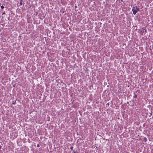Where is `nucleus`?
<instances>
[{"label": "nucleus", "instance_id": "39448f33", "mask_svg": "<svg viewBox=\"0 0 153 153\" xmlns=\"http://www.w3.org/2000/svg\"><path fill=\"white\" fill-rule=\"evenodd\" d=\"M16 102V101L15 100V101H13L12 102V104H13L15 103V102Z\"/></svg>", "mask_w": 153, "mask_h": 153}, {"label": "nucleus", "instance_id": "f257e3e1", "mask_svg": "<svg viewBox=\"0 0 153 153\" xmlns=\"http://www.w3.org/2000/svg\"><path fill=\"white\" fill-rule=\"evenodd\" d=\"M139 10V9L137 8L136 6L134 5L132 9V11L133 12V14L134 15L136 14L137 12Z\"/></svg>", "mask_w": 153, "mask_h": 153}, {"label": "nucleus", "instance_id": "9d476101", "mask_svg": "<svg viewBox=\"0 0 153 153\" xmlns=\"http://www.w3.org/2000/svg\"><path fill=\"white\" fill-rule=\"evenodd\" d=\"M39 144H38V145H37V146H38V147H39Z\"/></svg>", "mask_w": 153, "mask_h": 153}, {"label": "nucleus", "instance_id": "1a4fd4ad", "mask_svg": "<svg viewBox=\"0 0 153 153\" xmlns=\"http://www.w3.org/2000/svg\"><path fill=\"white\" fill-rule=\"evenodd\" d=\"M1 146L0 145V149H1Z\"/></svg>", "mask_w": 153, "mask_h": 153}, {"label": "nucleus", "instance_id": "6e6552de", "mask_svg": "<svg viewBox=\"0 0 153 153\" xmlns=\"http://www.w3.org/2000/svg\"><path fill=\"white\" fill-rule=\"evenodd\" d=\"M71 149H72H72H73V147H71Z\"/></svg>", "mask_w": 153, "mask_h": 153}, {"label": "nucleus", "instance_id": "20e7f679", "mask_svg": "<svg viewBox=\"0 0 153 153\" xmlns=\"http://www.w3.org/2000/svg\"><path fill=\"white\" fill-rule=\"evenodd\" d=\"M137 97V95L136 94L134 95V96H133V98H136Z\"/></svg>", "mask_w": 153, "mask_h": 153}, {"label": "nucleus", "instance_id": "7ed1b4c3", "mask_svg": "<svg viewBox=\"0 0 153 153\" xmlns=\"http://www.w3.org/2000/svg\"><path fill=\"white\" fill-rule=\"evenodd\" d=\"M143 140L145 142H146L147 141V139L146 137H145L144 138Z\"/></svg>", "mask_w": 153, "mask_h": 153}, {"label": "nucleus", "instance_id": "f03ea898", "mask_svg": "<svg viewBox=\"0 0 153 153\" xmlns=\"http://www.w3.org/2000/svg\"><path fill=\"white\" fill-rule=\"evenodd\" d=\"M22 1H23V0H20V1L19 3L20 5H22Z\"/></svg>", "mask_w": 153, "mask_h": 153}, {"label": "nucleus", "instance_id": "0eeeda50", "mask_svg": "<svg viewBox=\"0 0 153 153\" xmlns=\"http://www.w3.org/2000/svg\"><path fill=\"white\" fill-rule=\"evenodd\" d=\"M143 33H146V30H143Z\"/></svg>", "mask_w": 153, "mask_h": 153}, {"label": "nucleus", "instance_id": "423d86ee", "mask_svg": "<svg viewBox=\"0 0 153 153\" xmlns=\"http://www.w3.org/2000/svg\"><path fill=\"white\" fill-rule=\"evenodd\" d=\"M4 6H2V5L1 6V9H3V8H4Z\"/></svg>", "mask_w": 153, "mask_h": 153}]
</instances>
